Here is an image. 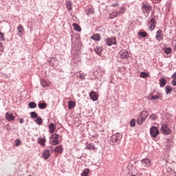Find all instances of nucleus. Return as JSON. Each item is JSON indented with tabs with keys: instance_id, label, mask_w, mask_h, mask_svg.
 <instances>
[{
	"instance_id": "nucleus-1",
	"label": "nucleus",
	"mask_w": 176,
	"mask_h": 176,
	"mask_svg": "<svg viewBox=\"0 0 176 176\" xmlns=\"http://www.w3.org/2000/svg\"><path fill=\"white\" fill-rule=\"evenodd\" d=\"M123 138V135L120 133H116L113 134L110 140H111V145L113 146V145H119L120 144V142L122 141V138Z\"/></svg>"
},
{
	"instance_id": "nucleus-2",
	"label": "nucleus",
	"mask_w": 176,
	"mask_h": 176,
	"mask_svg": "<svg viewBox=\"0 0 176 176\" xmlns=\"http://www.w3.org/2000/svg\"><path fill=\"white\" fill-rule=\"evenodd\" d=\"M152 6L148 3H142V10L143 12V14L145 17H148L149 16V13L152 12Z\"/></svg>"
},
{
	"instance_id": "nucleus-3",
	"label": "nucleus",
	"mask_w": 176,
	"mask_h": 176,
	"mask_svg": "<svg viewBox=\"0 0 176 176\" xmlns=\"http://www.w3.org/2000/svg\"><path fill=\"white\" fill-rule=\"evenodd\" d=\"M104 43L107 46H112V45H118V41H116V37L111 36L104 39Z\"/></svg>"
},
{
	"instance_id": "nucleus-4",
	"label": "nucleus",
	"mask_w": 176,
	"mask_h": 176,
	"mask_svg": "<svg viewBox=\"0 0 176 176\" xmlns=\"http://www.w3.org/2000/svg\"><path fill=\"white\" fill-rule=\"evenodd\" d=\"M160 132L159 131V129L157 126H151L150 129V135L151 138H156Z\"/></svg>"
},
{
	"instance_id": "nucleus-5",
	"label": "nucleus",
	"mask_w": 176,
	"mask_h": 176,
	"mask_svg": "<svg viewBox=\"0 0 176 176\" xmlns=\"http://www.w3.org/2000/svg\"><path fill=\"white\" fill-rule=\"evenodd\" d=\"M161 131L162 134H166V135H170L173 131L170 128H168V126L166 124H164L162 125L161 127Z\"/></svg>"
},
{
	"instance_id": "nucleus-6",
	"label": "nucleus",
	"mask_w": 176,
	"mask_h": 176,
	"mask_svg": "<svg viewBox=\"0 0 176 176\" xmlns=\"http://www.w3.org/2000/svg\"><path fill=\"white\" fill-rule=\"evenodd\" d=\"M149 29L151 31H153L155 28H156V24H157V22L156 21V19L154 17H151L150 20H148Z\"/></svg>"
},
{
	"instance_id": "nucleus-7",
	"label": "nucleus",
	"mask_w": 176,
	"mask_h": 176,
	"mask_svg": "<svg viewBox=\"0 0 176 176\" xmlns=\"http://www.w3.org/2000/svg\"><path fill=\"white\" fill-rule=\"evenodd\" d=\"M25 34V30H24V26L23 25L19 24L16 28V35L21 38Z\"/></svg>"
},
{
	"instance_id": "nucleus-8",
	"label": "nucleus",
	"mask_w": 176,
	"mask_h": 176,
	"mask_svg": "<svg viewBox=\"0 0 176 176\" xmlns=\"http://www.w3.org/2000/svg\"><path fill=\"white\" fill-rule=\"evenodd\" d=\"M120 57L122 59V60H127V58H129V57H130V54L129 53V51L126 50H121L120 51Z\"/></svg>"
},
{
	"instance_id": "nucleus-9",
	"label": "nucleus",
	"mask_w": 176,
	"mask_h": 176,
	"mask_svg": "<svg viewBox=\"0 0 176 176\" xmlns=\"http://www.w3.org/2000/svg\"><path fill=\"white\" fill-rule=\"evenodd\" d=\"M164 36V34H163V30H158L155 35L156 41H158L159 42H160V41H163Z\"/></svg>"
},
{
	"instance_id": "nucleus-10",
	"label": "nucleus",
	"mask_w": 176,
	"mask_h": 176,
	"mask_svg": "<svg viewBox=\"0 0 176 176\" xmlns=\"http://www.w3.org/2000/svg\"><path fill=\"white\" fill-rule=\"evenodd\" d=\"M86 147L85 149H87L88 151H96V149H97V148L96 147V146L94 145V143H91V142H87L85 144Z\"/></svg>"
},
{
	"instance_id": "nucleus-11",
	"label": "nucleus",
	"mask_w": 176,
	"mask_h": 176,
	"mask_svg": "<svg viewBox=\"0 0 176 176\" xmlns=\"http://www.w3.org/2000/svg\"><path fill=\"white\" fill-rule=\"evenodd\" d=\"M89 97L92 101H97L98 100V94L94 91H92L89 93Z\"/></svg>"
},
{
	"instance_id": "nucleus-12",
	"label": "nucleus",
	"mask_w": 176,
	"mask_h": 176,
	"mask_svg": "<svg viewBox=\"0 0 176 176\" xmlns=\"http://www.w3.org/2000/svg\"><path fill=\"white\" fill-rule=\"evenodd\" d=\"M37 142L39 144V145H41L43 148H45L46 146V138L44 137L43 138H38L37 139Z\"/></svg>"
},
{
	"instance_id": "nucleus-13",
	"label": "nucleus",
	"mask_w": 176,
	"mask_h": 176,
	"mask_svg": "<svg viewBox=\"0 0 176 176\" xmlns=\"http://www.w3.org/2000/svg\"><path fill=\"white\" fill-rule=\"evenodd\" d=\"M141 163L144 167H151V160L148 158L142 160Z\"/></svg>"
},
{
	"instance_id": "nucleus-14",
	"label": "nucleus",
	"mask_w": 176,
	"mask_h": 176,
	"mask_svg": "<svg viewBox=\"0 0 176 176\" xmlns=\"http://www.w3.org/2000/svg\"><path fill=\"white\" fill-rule=\"evenodd\" d=\"M91 39L95 41L96 42H100L101 41V34L96 33L91 36Z\"/></svg>"
},
{
	"instance_id": "nucleus-15",
	"label": "nucleus",
	"mask_w": 176,
	"mask_h": 176,
	"mask_svg": "<svg viewBox=\"0 0 176 176\" xmlns=\"http://www.w3.org/2000/svg\"><path fill=\"white\" fill-rule=\"evenodd\" d=\"M148 116H149V113L146 111H142L140 113V117L144 119V120H146Z\"/></svg>"
},
{
	"instance_id": "nucleus-16",
	"label": "nucleus",
	"mask_w": 176,
	"mask_h": 176,
	"mask_svg": "<svg viewBox=\"0 0 176 176\" xmlns=\"http://www.w3.org/2000/svg\"><path fill=\"white\" fill-rule=\"evenodd\" d=\"M6 119L8 122H12V120H14L15 117H14V116H13V113H6Z\"/></svg>"
},
{
	"instance_id": "nucleus-17",
	"label": "nucleus",
	"mask_w": 176,
	"mask_h": 176,
	"mask_svg": "<svg viewBox=\"0 0 176 176\" xmlns=\"http://www.w3.org/2000/svg\"><path fill=\"white\" fill-rule=\"evenodd\" d=\"M50 134H53L54 131H56V126L53 124V122L50 123L48 126Z\"/></svg>"
},
{
	"instance_id": "nucleus-18",
	"label": "nucleus",
	"mask_w": 176,
	"mask_h": 176,
	"mask_svg": "<svg viewBox=\"0 0 176 176\" xmlns=\"http://www.w3.org/2000/svg\"><path fill=\"white\" fill-rule=\"evenodd\" d=\"M67 107H68V109L69 110L74 109V107H76V102H75V101L74 100H69L67 102Z\"/></svg>"
},
{
	"instance_id": "nucleus-19",
	"label": "nucleus",
	"mask_w": 176,
	"mask_h": 176,
	"mask_svg": "<svg viewBox=\"0 0 176 176\" xmlns=\"http://www.w3.org/2000/svg\"><path fill=\"white\" fill-rule=\"evenodd\" d=\"M54 151L56 152V153L61 154L63 153L64 148H63V146L58 145L55 147Z\"/></svg>"
},
{
	"instance_id": "nucleus-20",
	"label": "nucleus",
	"mask_w": 176,
	"mask_h": 176,
	"mask_svg": "<svg viewBox=\"0 0 176 176\" xmlns=\"http://www.w3.org/2000/svg\"><path fill=\"white\" fill-rule=\"evenodd\" d=\"M43 157L45 160H47L50 157V151L49 150H45L43 152Z\"/></svg>"
},
{
	"instance_id": "nucleus-21",
	"label": "nucleus",
	"mask_w": 176,
	"mask_h": 176,
	"mask_svg": "<svg viewBox=\"0 0 176 176\" xmlns=\"http://www.w3.org/2000/svg\"><path fill=\"white\" fill-rule=\"evenodd\" d=\"M94 52L98 54V56H101L102 54V47L98 46L94 48Z\"/></svg>"
},
{
	"instance_id": "nucleus-22",
	"label": "nucleus",
	"mask_w": 176,
	"mask_h": 176,
	"mask_svg": "<svg viewBox=\"0 0 176 176\" xmlns=\"http://www.w3.org/2000/svg\"><path fill=\"white\" fill-rule=\"evenodd\" d=\"M41 85L42 87H49V81L45 79H41Z\"/></svg>"
},
{
	"instance_id": "nucleus-23",
	"label": "nucleus",
	"mask_w": 176,
	"mask_h": 176,
	"mask_svg": "<svg viewBox=\"0 0 176 176\" xmlns=\"http://www.w3.org/2000/svg\"><path fill=\"white\" fill-rule=\"evenodd\" d=\"M72 26L74 31H78V32H80V31H82V28H80L78 23H74L72 24Z\"/></svg>"
},
{
	"instance_id": "nucleus-24",
	"label": "nucleus",
	"mask_w": 176,
	"mask_h": 176,
	"mask_svg": "<svg viewBox=\"0 0 176 176\" xmlns=\"http://www.w3.org/2000/svg\"><path fill=\"white\" fill-rule=\"evenodd\" d=\"M167 83V80L164 78H161L160 79V87H164L166 86V84Z\"/></svg>"
},
{
	"instance_id": "nucleus-25",
	"label": "nucleus",
	"mask_w": 176,
	"mask_h": 176,
	"mask_svg": "<svg viewBox=\"0 0 176 176\" xmlns=\"http://www.w3.org/2000/svg\"><path fill=\"white\" fill-rule=\"evenodd\" d=\"M85 14L87 16H90L91 14H94V8H89L85 10Z\"/></svg>"
},
{
	"instance_id": "nucleus-26",
	"label": "nucleus",
	"mask_w": 176,
	"mask_h": 176,
	"mask_svg": "<svg viewBox=\"0 0 176 176\" xmlns=\"http://www.w3.org/2000/svg\"><path fill=\"white\" fill-rule=\"evenodd\" d=\"M38 107L40 109H45L47 107V104H46V102H38Z\"/></svg>"
},
{
	"instance_id": "nucleus-27",
	"label": "nucleus",
	"mask_w": 176,
	"mask_h": 176,
	"mask_svg": "<svg viewBox=\"0 0 176 176\" xmlns=\"http://www.w3.org/2000/svg\"><path fill=\"white\" fill-rule=\"evenodd\" d=\"M66 8L68 12H71L72 10V2L67 1L66 2Z\"/></svg>"
},
{
	"instance_id": "nucleus-28",
	"label": "nucleus",
	"mask_w": 176,
	"mask_h": 176,
	"mask_svg": "<svg viewBox=\"0 0 176 176\" xmlns=\"http://www.w3.org/2000/svg\"><path fill=\"white\" fill-rule=\"evenodd\" d=\"M140 78H143L144 79H145V78H149V73H146L145 72H142L140 74Z\"/></svg>"
},
{
	"instance_id": "nucleus-29",
	"label": "nucleus",
	"mask_w": 176,
	"mask_h": 176,
	"mask_svg": "<svg viewBox=\"0 0 176 176\" xmlns=\"http://www.w3.org/2000/svg\"><path fill=\"white\" fill-rule=\"evenodd\" d=\"M96 72L98 74H100V76H102V75H104L105 74V70L101 67H98Z\"/></svg>"
},
{
	"instance_id": "nucleus-30",
	"label": "nucleus",
	"mask_w": 176,
	"mask_h": 176,
	"mask_svg": "<svg viewBox=\"0 0 176 176\" xmlns=\"http://www.w3.org/2000/svg\"><path fill=\"white\" fill-rule=\"evenodd\" d=\"M165 91H166V94H170L171 93V91H173V87L167 85L165 87Z\"/></svg>"
},
{
	"instance_id": "nucleus-31",
	"label": "nucleus",
	"mask_w": 176,
	"mask_h": 176,
	"mask_svg": "<svg viewBox=\"0 0 176 176\" xmlns=\"http://www.w3.org/2000/svg\"><path fill=\"white\" fill-rule=\"evenodd\" d=\"M34 122H36V124L41 125L43 123V120H42V118L36 117Z\"/></svg>"
},
{
	"instance_id": "nucleus-32",
	"label": "nucleus",
	"mask_w": 176,
	"mask_h": 176,
	"mask_svg": "<svg viewBox=\"0 0 176 176\" xmlns=\"http://www.w3.org/2000/svg\"><path fill=\"white\" fill-rule=\"evenodd\" d=\"M160 98V94L157 93L156 95H152L149 100H159Z\"/></svg>"
},
{
	"instance_id": "nucleus-33",
	"label": "nucleus",
	"mask_w": 176,
	"mask_h": 176,
	"mask_svg": "<svg viewBox=\"0 0 176 176\" xmlns=\"http://www.w3.org/2000/svg\"><path fill=\"white\" fill-rule=\"evenodd\" d=\"M89 173H90V169L85 168L81 173V176H89Z\"/></svg>"
},
{
	"instance_id": "nucleus-34",
	"label": "nucleus",
	"mask_w": 176,
	"mask_h": 176,
	"mask_svg": "<svg viewBox=\"0 0 176 176\" xmlns=\"http://www.w3.org/2000/svg\"><path fill=\"white\" fill-rule=\"evenodd\" d=\"M144 122H145V120L140 116L138 118L137 120V123L139 126H141V124H142V123H144Z\"/></svg>"
},
{
	"instance_id": "nucleus-35",
	"label": "nucleus",
	"mask_w": 176,
	"mask_h": 176,
	"mask_svg": "<svg viewBox=\"0 0 176 176\" xmlns=\"http://www.w3.org/2000/svg\"><path fill=\"white\" fill-rule=\"evenodd\" d=\"M28 107L29 108H30L31 109H34V108H36V103H35V102H30L28 104Z\"/></svg>"
},
{
	"instance_id": "nucleus-36",
	"label": "nucleus",
	"mask_w": 176,
	"mask_h": 176,
	"mask_svg": "<svg viewBox=\"0 0 176 176\" xmlns=\"http://www.w3.org/2000/svg\"><path fill=\"white\" fill-rule=\"evenodd\" d=\"M78 74H80V79H81L82 80H83V79H86V74L85 73H82V71H80L79 72H78Z\"/></svg>"
},
{
	"instance_id": "nucleus-37",
	"label": "nucleus",
	"mask_w": 176,
	"mask_h": 176,
	"mask_svg": "<svg viewBox=\"0 0 176 176\" xmlns=\"http://www.w3.org/2000/svg\"><path fill=\"white\" fill-rule=\"evenodd\" d=\"M138 35L142 36V38H146V36H148V33H146V32H138Z\"/></svg>"
},
{
	"instance_id": "nucleus-38",
	"label": "nucleus",
	"mask_w": 176,
	"mask_h": 176,
	"mask_svg": "<svg viewBox=\"0 0 176 176\" xmlns=\"http://www.w3.org/2000/svg\"><path fill=\"white\" fill-rule=\"evenodd\" d=\"M149 119L151 120H152V122L156 120V119H157V116L156 115V113H152Z\"/></svg>"
},
{
	"instance_id": "nucleus-39",
	"label": "nucleus",
	"mask_w": 176,
	"mask_h": 176,
	"mask_svg": "<svg viewBox=\"0 0 176 176\" xmlns=\"http://www.w3.org/2000/svg\"><path fill=\"white\" fill-rule=\"evenodd\" d=\"M116 17H118V12H113L109 14V19H115Z\"/></svg>"
},
{
	"instance_id": "nucleus-40",
	"label": "nucleus",
	"mask_w": 176,
	"mask_h": 176,
	"mask_svg": "<svg viewBox=\"0 0 176 176\" xmlns=\"http://www.w3.org/2000/svg\"><path fill=\"white\" fill-rule=\"evenodd\" d=\"M6 38H5V34L0 31V42H5Z\"/></svg>"
},
{
	"instance_id": "nucleus-41",
	"label": "nucleus",
	"mask_w": 176,
	"mask_h": 176,
	"mask_svg": "<svg viewBox=\"0 0 176 176\" xmlns=\"http://www.w3.org/2000/svg\"><path fill=\"white\" fill-rule=\"evenodd\" d=\"M30 116L32 119H35V118H38V113H36V112H35V111H32L30 113Z\"/></svg>"
},
{
	"instance_id": "nucleus-42",
	"label": "nucleus",
	"mask_w": 176,
	"mask_h": 176,
	"mask_svg": "<svg viewBox=\"0 0 176 176\" xmlns=\"http://www.w3.org/2000/svg\"><path fill=\"white\" fill-rule=\"evenodd\" d=\"M171 52H173V49H171L170 47H166L164 49V53H166V54H170Z\"/></svg>"
},
{
	"instance_id": "nucleus-43",
	"label": "nucleus",
	"mask_w": 176,
	"mask_h": 176,
	"mask_svg": "<svg viewBox=\"0 0 176 176\" xmlns=\"http://www.w3.org/2000/svg\"><path fill=\"white\" fill-rule=\"evenodd\" d=\"M58 144H60V142L58 141V140H56V139H52V145H58Z\"/></svg>"
},
{
	"instance_id": "nucleus-44",
	"label": "nucleus",
	"mask_w": 176,
	"mask_h": 176,
	"mask_svg": "<svg viewBox=\"0 0 176 176\" xmlns=\"http://www.w3.org/2000/svg\"><path fill=\"white\" fill-rule=\"evenodd\" d=\"M58 137H59L58 134L54 133V134L52 135L51 138L52 140H58Z\"/></svg>"
},
{
	"instance_id": "nucleus-45",
	"label": "nucleus",
	"mask_w": 176,
	"mask_h": 176,
	"mask_svg": "<svg viewBox=\"0 0 176 176\" xmlns=\"http://www.w3.org/2000/svg\"><path fill=\"white\" fill-rule=\"evenodd\" d=\"M131 127H135V120L132 119L130 122Z\"/></svg>"
},
{
	"instance_id": "nucleus-46",
	"label": "nucleus",
	"mask_w": 176,
	"mask_h": 176,
	"mask_svg": "<svg viewBox=\"0 0 176 176\" xmlns=\"http://www.w3.org/2000/svg\"><path fill=\"white\" fill-rule=\"evenodd\" d=\"M124 14V9L120 8L119 11L117 12V14Z\"/></svg>"
},
{
	"instance_id": "nucleus-47",
	"label": "nucleus",
	"mask_w": 176,
	"mask_h": 176,
	"mask_svg": "<svg viewBox=\"0 0 176 176\" xmlns=\"http://www.w3.org/2000/svg\"><path fill=\"white\" fill-rule=\"evenodd\" d=\"M2 52H3V43L0 41V53H2Z\"/></svg>"
},
{
	"instance_id": "nucleus-48",
	"label": "nucleus",
	"mask_w": 176,
	"mask_h": 176,
	"mask_svg": "<svg viewBox=\"0 0 176 176\" xmlns=\"http://www.w3.org/2000/svg\"><path fill=\"white\" fill-rule=\"evenodd\" d=\"M16 146H20V140L17 139L16 140V144H15Z\"/></svg>"
},
{
	"instance_id": "nucleus-49",
	"label": "nucleus",
	"mask_w": 176,
	"mask_h": 176,
	"mask_svg": "<svg viewBox=\"0 0 176 176\" xmlns=\"http://www.w3.org/2000/svg\"><path fill=\"white\" fill-rule=\"evenodd\" d=\"M111 6H113V8H118V6H119V3H115L112 4Z\"/></svg>"
},
{
	"instance_id": "nucleus-50",
	"label": "nucleus",
	"mask_w": 176,
	"mask_h": 176,
	"mask_svg": "<svg viewBox=\"0 0 176 176\" xmlns=\"http://www.w3.org/2000/svg\"><path fill=\"white\" fill-rule=\"evenodd\" d=\"M19 123H20L21 124H23V123H24V119L20 118V119H19Z\"/></svg>"
},
{
	"instance_id": "nucleus-51",
	"label": "nucleus",
	"mask_w": 176,
	"mask_h": 176,
	"mask_svg": "<svg viewBox=\"0 0 176 176\" xmlns=\"http://www.w3.org/2000/svg\"><path fill=\"white\" fill-rule=\"evenodd\" d=\"M173 86H176V80H174L173 82H172Z\"/></svg>"
},
{
	"instance_id": "nucleus-52",
	"label": "nucleus",
	"mask_w": 176,
	"mask_h": 176,
	"mask_svg": "<svg viewBox=\"0 0 176 176\" xmlns=\"http://www.w3.org/2000/svg\"><path fill=\"white\" fill-rule=\"evenodd\" d=\"M174 50H175V52H176V43L174 45Z\"/></svg>"
},
{
	"instance_id": "nucleus-53",
	"label": "nucleus",
	"mask_w": 176,
	"mask_h": 176,
	"mask_svg": "<svg viewBox=\"0 0 176 176\" xmlns=\"http://www.w3.org/2000/svg\"><path fill=\"white\" fill-rule=\"evenodd\" d=\"M153 14H155V12H154V11H153V12H151V16H153Z\"/></svg>"
}]
</instances>
